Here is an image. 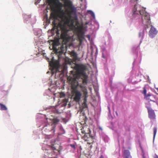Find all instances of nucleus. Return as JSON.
<instances>
[{
    "label": "nucleus",
    "instance_id": "nucleus-28",
    "mask_svg": "<svg viewBox=\"0 0 158 158\" xmlns=\"http://www.w3.org/2000/svg\"><path fill=\"white\" fill-rule=\"evenodd\" d=\"M61 130L62 131V132L61 133V134H63L65 133L64 131V130H62V129H61Z\"/></svg>",
    "mask_w": 158,
    "mask_h": 158
},
{
    "label": "nucleus",
    "instance_id": "nucleus-9",
    "mask_svg": "<svg viewBox=\"0 0 158 158\" xmlns=\"http://www.w3.org/2000/svg\"><path fill=\"white\" fill-rule=\"evenodd\" d=\"M157 31L156 29L152 26L149 31V35L151 38L154 37L157 34Z\"/></svg>",
    "mask_w": 158,
    "mask_h": 158
},
{
    "label": "nucleus",
    "instance_id": "nucleus-14",
    "mask_svg": "<svg viewBox=\"0 0 158 158\" xmlns=\"http://www.w3.org/2000/svg\"><path fill=\"white\" fill-rule=\"evenodd\" d=\"M0 110H7L6 106L0 103Z\"/></svg>",
    "mask_w": 158,
    "mask_h": 158
},
{
    "label": "nucleus",
    "instance_id": "nucleus-25",
    "mask_svg": "<svg viewBox=\"0 0 158 158\" xmlns=\"http://www.w3.org/2000/svg\"><path fill=\"white\" fill-rule=\"evenodd\" d=\"M71 147L73 148L74 149H75V145L74 144H70Z\"/></svg>",
    "mask_w": 158,
    "mask_h": 158
},
{
    "label": "nucleus",
    "instance_id": "nucleus-24",
    "mask_svg": "<svg viewBox=\"0 0 158 158\" xmlns=\"http://www.w3.org/2000/svg\"><path fill=\"white\" fill-rule=\"evenodd\" d=\"M143 94H144L145 97L146 96H147V94H146V90L145 88H144V90H143Z\"/></svg>",
    "mask_w": 158,
    "mask_h": 158
},
{
    "label": "nucleus",
    "instance_id": "nucleus-5",
    "mask_svg": "<svg viewBox=\"0 0 158 158\" xmlns=\"http://www.w3.org/2000/svg\"><path fill=\"white\" fill-rule=\"evenodd\" d=\"M71 82V93L72 96L74 100L76 102H78L80 101L81 94L80 91L77 89V85L78 84L77 82L74 83L72 81Z\"/></svg>",
    "mask_w": 158,
    "mask_h": 158
},
{
    "label": "nucleus",
    "instance_id": "nucleus-32",
    "mask_svg": "<svg viewBox=\"0 0 158 158\" xmlns=\"http://www.w3.org/2000/svg\"><path fill=\"white\" fill-rule=\"evenodd\" d=\"M155 88L157 90V91L158 92V88Z\"/></svg>",
    "mask_w": 158,
    "mask_h": 158
},
{
    "label": "nucleus",
    "instance_id": "nucleus-23",
    "mask_svg": "<svg viewBox=\"0 0 158 158\" xmlns=\"http://www.w3.org/2000/svg\"><path fill=\"white\" fill-rule=\"evenodd\" d=\"M138 0H129L130 2L131 3H135V2H137V1Z\"/></svg>",
    "mask_w": 158,
    "mask_h": 158
},
{
    "label": "nucleus",
    "instance_id": "nucleus-19",
    "mask_svg": "<svg viewBox=\"0 0 158 158\" xmlns=\"http://www.w3.org/2000/svg\"><path fill=\"white\" fill-rule=\"evenodd\" d=\"M88 12L89 14H90L92 17L94 18H95V16L94 14L92 11L91 10H88Z\"/></svg>",
    "mask_w": 158,
    "mask_h": 158
},
{
    "label": "nucleus",
    "instance_id": "nucleus-31",
    "mask_svg": "<svg viewBox=\"0 0 158 158\" xmlns=\"http://www.w3.org/2000/svg\"><path fill=\"white\" fill-rule=\"evenodd\" d=\"M141 33L140 32L139 33V36H141Z\"/></svg>",
    "mask_w": 158,
    "mask_h": 158
},
{
    "label": "nucleus",
    "instance_id": "nucleus-3",
    "mask_svg": "<svg viewBox=\"0 0 158 158\" xmlns=\"http://www.w3.org/2000/svg\"><path fill=\"white\" fill-rule=\"evenodd\" d=\"M145 8H144L138 4L135 5L133 9V16L135 17L136 15L141 16L142 22L145 25L147 26L151 23L150 15L145 10Z\"/></svg>",
    "mask_w": 158,
    "mask_h": 158
},
{
    "label": "nucleus",
    "instance_id": "nucleus-15",
    "mask_svg": "<svg viewBox=\"0 0 158 158\" xmlns=\"http://www.w3.org/2000/svg\"><path fill=\"white\" fill-rule=\"evenodd\" d=\"M151 96L153 97V96H152V95H151L150 94H147V96H146L145 97V98L147 100H150L151 101H152L153 102H155V101L154 100H152L151 99V98H150V97H151Z\"/></svg>",
    "mask_w": 158,
    "mask_h": 158
},
{
    "label": "nucleus",
    "instance_id": "nucleus-7",
    "mask_svg": "<svg viewBox=\"0 0 158 158\" xmlns=\"http://www.w3.org/2000/svg\"><path fill=\"white\" fill-rule=\"evenodd\" d=\"M146 107L148 111V117L151 119H155L156 116L154 110L149 107L146 106Z\"/></svg>",
    "mask_w": 158,
    "mask_h": 158
},
{
    "label": "nucleus",
    "instance_id": "nucleus-8",
    "mask_svg": "<svg viewBox=\"0 0 158 158\" xmlns=\"http://www.w3.org/2000/svg\"><path fill=\"white\" fill-rule=\"evenodd\" d=\"M49 131L52 132V133H54L55 132V130L54 128L52 127V126L48 125L45 126L43 129L42 132H48Z\"/></svg>",
    "mask_w": 158,
    "mask_h": 158
},
{
    "label": "nucleus",
    "instance_id": "nucleus-21",
    "mask_svg": "<svg viewBox=\"0 0 158 158\" xmlns=\"http://www.w3.org/2000/svg\"><path fill=\"white\" fill-rule=\"evenodd\" d=\"M87 94H88V93L87 92V91H84V97H88Z\"/></svg>",
    "mask_w": 158,
    "mask_h": 158
},
{
    "label": "nucleus",
    "instance_id": "nucleus-6",
    "mask_svg": "<svg viewBox=\"0 0 158 158\" xmlns=\"http://www.w3.org/2000/svg\"><path fill=\"white\" fill-rule=\"evenodd\" d=\"M87 129L89 131L87 133L85 134L84 135L83 137V139L85 141H87L88 144H91V143H93L94 142L95 138L94 136L91 135V131L88 128Z\"/></svg>",
    "mask_w": 158,
    "mask_h": 158
},
{
    "label": "nucleus",
    "instance_id": "nucleus-34",
    "mask_svg": "<svg viewBox=\"0 0 158 158\" xmlns=\"http://www.w3.org/2000/svg\"><path fill=\"white\" fill-rule=\"evenodd\" d=\"M73 23H72V25H73Z\"/></svg>",
    "mask_w": 158,
    "mask_h": 158
},
{
    "label": "nucleus",
    "instance_id": "nucleus-20",
    "mask_svg": "<svg viewBox=\"0 0 158 158\" xmlns=\"http://www.w3.org/2000/svg\"><path fill=\"white\" fill-rule=\"evenodd\" d=\"M65 96V94L63 92H61L60 93V97L62 98L64 97Z\"/></svg>",
    "mask_w": 158,
    "mask_h": 158
},
{
    "label": "nucleus",
    "instance_id": "nucleus-33",
    "mask_svg": "<svg viewBox=\"0 0 158 158\" xmlns=\"http://www.w3.org/2000/svg\"><path fill=\"white\" fill-rule=\"evenodd\" d=\"M155 158H158V156H156Z\"/></svg>",
    "mask_w": 158,
    "mask_h": 158
},
{
    "label": "nucleus",
    "instance_id": "nucleus-30",
    "mask_svg": "<svg viewBox=\"0 0 158 158\" xmlns=\"http://www.w3.org/2000/svg\"><path fill=\"white\" fill-rule=\"evenodd\" d=\"M67 21L69 22V19L68 18H67Z\"/></svg>",
    "mask_w": 158,
    "mask_h": 158
},
{
    "label": "nucleus",
    "instance_id": "nucleus-10",
    "mask_svg": "<svg viewBox=\"0 0 158 158\" xmlns=\"http://www.w3.org/2000/svg\"><path fill=\"white\" fill-rule=\"evenodd\" d=\"M70 54L73 57V58L74 60H76L77 59V54L74 51H72L70 52Z\"/></svg>",
    "mask_w": 158,
    "mask_h": 158
},
{
    "label": "nucleus",
    "instance_id": "nucleus-1",
    "mask_svg": "<svg viewBox=\"0 0 158 158\" xmlns=\"http://www.w3.org/2000/svg\"><path fill=\"white\" fill-rule=\"evenodd\" d=\"M51 16L54 19L52 23L54 25V27L52 30H54L55 29H56V33L58 36L60 35V36L61 39L65 43L68 42L70 39V37L68 34L69 30L68 27L67 26L66 23H60L57 24V23L56 22L55 20L57 19L58 15L55 11L51 13Z\"/></svg>",
    "mask_w": 158,
    "mask_h": 158
},
{
    "label": "nucleus",
    "instance_id": "nucleus-4",
    "mask_svg": "<svg viewBox=\"0 0 158 158\" xmlns=\"http://www.w3.org/2000/svg\"><path fill=\"white\" fill-rule=\"evenodd\" d=\"M52 48L53 51L57 55L58 59L55 60L54 59V58L52 57L51 61L49 62V64L51 67L57 70L60 67L59 60L62 58V55L64 52L65 50L63 46L57 49L54 45H53Z\"/></svg>",
    "mask_w": 158,
    "mask_h": 158
},
{
    "label": "nucleus",
    "instance_id": "nucleus-18",
    "mask_svg": "<svg viewBox=\"0 0 158 158\" xmlns=\"http://www.w3.org/2000/svg\"><path fill=\"white\" fill-rule=\"evenodd\" d=\"M78 32L79 33L78 35V37L79 39H83L84 36L82 31L81 33H79V32Z\"/></svg>",
    "mask_w": 158,
    "mask_h": 158
},
{
    "label": "nucleus",
    "instance_id": "nucleus-11",
    "mask_svg": "<svg viewBox=\"0 0 158 158\" xmlns=\"http://www.w3.org/2000/svg\"><path fill=\"white\" fill-rule=\"evenodd\" d=\"M125 158H129L130 156V153L127 150H124L123 152Z\"/></svg>",
    "mask_w": 158,
    "mask_h": 158
},
{
    "label": "nucleus",
    "instance_id": "nucleus-27",
    "mask_svg": "<svg viewBox=\"0 0 158 158\" xmlns=\"http://www.w3.org/2000/svg\"><path fill=\"white\" fill-rule=\"evenodd\" d=\"M87 97H84V102L86 103L87 102Z\"/></svg>",
    "mask_w": 158,
    "mask_h": 158
},
{
    "label": "nucleus",
    "instance_id": "nucleus-26",
    "mask_svg": "<svg viewBox=\"0 0 158 158\" xmlns=\"http://www.w3.org/2000/svg\"><path fill=\"white\" fill-rule=\"evenodd\" d=\"M81 132L83 134H84L85 135V134H86L87 133H85V131L84 130V128H83V129H81Z\"/></svg>",
    "mask_w": 158,
    "mask_h": 158
},
{
    "label": "nucleus",
    "instance_id": "nucleus-22",
    "mask_svg": "<svg viewBox=\"0 0 158 158\" xmlns=\"http://www.w3.org/2000/svg\"><path fill=\"white\" fill-rule=\"evenodd\" d=\"M83 107L84 108H85L87 107V105L86 103L84 102L82 104Z\"/></svg>",
    "mask_w": 158,
    "mask_h": 158
},
{
    "label": "nucleus",
    "instance_id": "nucleus-12",
    "mask_svg": "<svg viewBox=\"0 0 158 158\" xmlns=\"http://www.w3.org/2000/svg\"><path fill=\"white\" fill-rule=\"evenodd\" d=\"M76 26H77L78 29V31L79 33L81 32L82 30V27L80 26L79 23L78 21H76Z\"/></svg>",
    "mask_w": 158,
    "mask_h": 158
},
{
    "label": "nucleus",
    "instance_id": "nucleus-17",
    "mask_svg": "<svg viewBox=\"0 0 158 158\" xmlns=\"http://www.w3.org/2000/svg\"><path fill=\"white\" fill-rule=\"evenodd\" d=\"M153 130V140H154L155 138L156 135V133L157 132V129L156 127H154Z\"/></svg>",
    "mask_w": 158,
    "mask_h": 158
},
{
    "label": "nucleus",
    "instance_id": "nucleus-13",
    "mask_svg": "<svg viewBox=\"0 0 158 158\" xmlns=\"http://www.w3.org/2000/svg\"><path fill=\"white\" fill-rule=\"evenodd\" d=\"M59 121V120L57 118H55L53 119L52 120V126L54 128L55 127H54V125L57 124L58 122Z\"/></svg>",
    "mask_w": 158,
    "mask_h": 158
},
{
    "label": "nucleus",
    "instance_id": "nucleus-2",
    "mask_svg": "<svg viewBox=\"0 0 158 158\" xmlns=\"http://www.w3.org/2000/svg\"><path fill=\"white\" fill-rule=\"evenodd\" d=\"M76 66L78 73H75L73 74L72 77L70 76V81H72L74 83L77 82V81L79 77V75H80L81 78L82 80L83 83L84 84H87L88 77L85 74V72L87 69L86 66L82 64H77Z\"/></svg>",
    "mask_w": 158,
    "mask_h": 158
},
{
    "label": "nucleus",
    "instance_id": "nucleus-29",
    "mask_svg": "<svg viewBox=\"0 0 158 158\" xmlns=\"http://www.w3.org/2000/svg\"><path fill=\"white\" fill-rule=\"evenodd\" d=\"M99 158H104V157H103V156L102 155L100 156Z\"/></svg>",
    "mask_w": 158,
    "mask_h": 158
},
{
    "label": "nucleus",
    "instance_id": "nucleus-16",
    "mask_svg": "<svg viewBox=\"0 0 158 158\" xmlns=\"http://www.w3.org/2000/svg\"><path fill=\"white\" fill-rule=\"evenodd\" d=\"M151 96L153 97V96H152V95H151L150 94H147V96H146L145 97V98L147 100H150L151 101H152L153 102H155V101L154 100H152L151 99V98H150V97H151Z\"/></svg>",
    "mask_w": 158,
    "mask_h": 158
},
{
    "label": "nucleus",
    "instance_id": "nucleus-35",
    "mask_svg": "<svg viewBox=\"0 0 158 158\" xmlns=\"http://www.w3.org/2000/svg\"><path fill=\"white\" fill-rule=\"evenodd\" d=\"M54 148H52V149H53V150H54Z\"/></svg>",
    "mask_w": 158,
    "mask_h": 158
}]
</instances>
